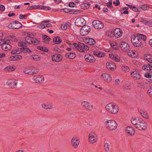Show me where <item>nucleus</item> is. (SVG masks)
Here are the masks:
<instances>
[{
	"label": "nucleus",
	"instance_id": "1",
	"mask_svg": "<svg viewBox=\"0 0 152 152\" xmlns=\"http://www.w3.org/2000/svg\"><path fill=\"white\" fill-rule=\"evenodd\" d=\"M105 108L108 112L114 115L117 114L119 110L118 106L115 103H110L106 105Z\"/></svg>",
	"mask_w": 152,
	"mask_h": 152
},
{
	"label": "nucleus",
	"instance_id": "2",
	"mask_svg": "<svg viewBox=\"0 0 152 152\" xmlns=\"http://www.w3.org/2000/svg\"><path fill=\"white\" fill-rule=\"evenodd\" d=\"M105 125L107 128L111 131H113L118 126L116 122L113 120H110L107 121L105 122Z\"/></svg>",
	"mask_w": 152,
	"mask_h": 152
},
{
	"label": "nucleus",
	"instance_id": "3",
	"mask_svg": "<svg viewBox=\"0 0 152 152\" xmlns=\"http://www.w3.org/2000/svg\"><path fill=\"white\" fill-rule=\"evenodd\" d=\"M73 45L78 51L82 52L87 51L89 49L88 46L83 43H79L78 44H77V43H74L73 44Z\"/></svg>",
	"mask_w": 152,
	"mask_h": 152
},
{
	"label": "nucleus",
	"instance_id": "4",
	"mask_svg": "<svg viewBox=\"0 0 152 152\" xmlns=\"http://www.w3.org/2000/svg\"><path fill=\"white\" fill-rule=\"evenodd\" d=\"M131 39V42L134 46L137 47L141 46L142 42L140 39H139V38L137 35L136 36L134 35H132Z\"/></svg>",
	"mask_w": 152,
	"mask_h": 152
},
{
	"label": "nucleus",
	"instance_id": "5",
	"mask_svg": "<svg viewBox=\"0 0 152 152\" xmlns=\"http://www.w3.org/2000/svg\"><path fill=\"white\" fill-rule=\"evenodd\" d=\"M90 31V26L87 25H85L81 28L80 32L81 35L85 36L88 34Z\"/></svg>",
	"mask_w": 152,
	"mask_h": 152
},
{
	"label": "nucleus",
	"instance_id": "6",
	"mask_svg": "<svg viewBox=\"0 0 152 152\" xmlns=\"http://www.w3.org/2000/svg\"><path fill=\"white\" fill-rule=\"evenodd\" d=\"M81 105L84 108L88 111H91L93 108V106L91 104L87 101L82 102Z\"/></svg>",
	"mask_w": 152,
	"mask_h": 152
},
{
	"label": "nucleus",
	"instance_id": "7",
	"mask_svg": "<svg viewBox=\"0 0 152 152\" xmlns=\"http://www.w3.org/2000/svg\"><path fill=\"white\" fill-rule=\"evenodd\" d=\"M97 137L96 134L94 132H91L88 135V140L92 144L96 142Z\"/></svg>",
	"mask_w": 152,
	"mask_h": 152
},
{
	"label": "nucleus",
	"instance_id": "8",
	"mask_svg": "<svg viewBox=\"0 0 152 152\" xmlns=\"http://www.w3.org/2000/svg\"><path fill=\"white\" fill-rule=\"evenodd\" d=\"M22 25L20 23L15 21L10 23L8 26L9 28L11 29H16L22 27Z\"/></svg>",
	"mask_w": 152,
	"mask_h": 152
},
{
	"label": "nucleus",
	"instance_id": "9",
	"mask_svg": "<svg viewBox=\"0 0 152 152\" xmlns=\"http://www.w3.org/2000/svg\"><path fill=\"white\" fill-rule=\"evenodd\" d=\"M42 108L46 110H51L54 108L53 105L52 103L43 102L41 104Z\"/></svg>",
	"mask_w": 152,
	"mask_h": 152
},
{
	"label": "nucleus",
	"instance_id": "10",
	"mask_svg": "<svg viewBox=\"0 0 152 152\" xmlns=\"http://www.w3.org/2000/svg\"><path fill=\"white\" fill-rule=\"evenodd\" d=\"M92 24L94 28L97 29H101L104 26L103 23L98 20H94Z\"/></svg>",
	"mask_w": 152,
	"mask_h": 152
},
{
	"label": "nucleus",
	"instance_id": "11",
	"mask_svg": "<svg viewBox=\"0 0 152 152\" xmlns=\"http://www.w3.org/2000/svg\"><path fill=\"white\" fill-rule=\"evenodd\" d=\"M86 21L84 18L80 17L77 18L75 21V24L78 26L81 27L84 26L86 23Z\"/></svg>",
	"mask_w": 152,
	"mask_h": 152
},
{
	"label": "nucleus",
	"instance_id": "12",
	"mask_svg": "<svg viewBox=\"0 0 152 152\" xmlns=\"http://www.w3.org/2000/svg\"><path fill=\"white\" fill-rule=\"evenodd\" d=\"M125 132L128 135L132 136L134 134L135 131L134 128L129 126L126 128Z\"/></svg>",
	"mask_w": 152,
	"mask_h": 152
},
{
	"label": "nucleus",
	"instance_id": "13",
	"mask_svg": "<svg viewBox=\"0 0 152 152\" xmlns=\"http://www.w3.org/2000/svg\"><path fill=\"white\" fill-rule=\"evenodd\" d=\"M80 141L76 136L73 137L72 139L71 144L75 148H77L79 144Z\"/></svg>",
	"mask_w": 152,
	"mask_h": 152
},
{
	"label": "nucleus",
	"instance_id": "14",
	"mask_svg": "<svg viewBox=\"0 0 152 152\" xmlns=\"http://www.w3.org/2000/svg\"><path fill=\"white\" fill-rule=\"evenodd\" d=\"M31 10L35 9L47 10H51V8L50 7L42 5H33L31 6Z\"/></svg>",
	"mask_w": 152,
	"mask_h": 152
},
{
	"label": "nucleus",
	"instance_id": "15",
	"mask_svg": "<svg viewBox=\"0 0 152 152\" xmlns=\"http://www.w3.org/2000/svg\"><path fill=\"white\" fill-rule=\"evenodd\" d=\"M33 80L36 83H42L44 81V78L42 75H37L34 76Z\"/></svg>",
	"mask_w": 152,
	"mask_h": 152
},
{
	"label": "nucleus",
	"instance_id": "16",
	"mask_svg": "<svg viewBox=\"0 0 152 152\" xmlns=\"http://www.w3.org/2000/svg\"><path fill=\"white\" fill-rule=\"evenodd\" d=\"M120 47L121 50L124 52H128L129 49V46L128 44L125 42H122L121 43Z\"/></svg>",
	"mask_w": 152,
	"mask_h": 152
},
{
	"label": "nucleus",
	"instance_id": "17",
	"mask_svg": "<svg viewBox=\"0 0 152 152\" xmlns=\"http://www.w3.org/2000/svg\"><path fill=\"white\" fill-rule=\"evenodd\" d=\"M101 77L105 81L107 82H110L112 79L111 76L106 73L102 74Z\"/></svg>",
	"mask_w": 152,
	"mask_h": 152
},
{
	"label": "nucleus",
	"instance_id": "18",
	"mask_svg": "<svg viewBox=\"0 0 152 152\" xmlns=\"http://www.w3.org/2000/svg\"><path fill=\"white\" fill-rule=\"evenodd\" d=\"M62 58V56L58 54H55L52 56V60L56 62H59L61 61Z\"/></svg>",
	"mask_w": 152,
	"mask_h": 152
},
{
	"label": "nucleus",
	"instance_id": "19",
	"mask_svg": "<svg viewBox=\"0 0 152 152\" xmlns=\"http://www.w3.org/2000/svg\"><path fill=\"white\" fill-rule=\"evenodd\" d=\"M123 32L122 30L119 28H116L113 31L114 35L116 38L121 37L122 34Z\"/></svg>",
	"mask_w": 152,
	"mask_h": 152
},
{
	"label": "nucleus",
	"instance_id": "20",
	"mask_svg": "<svg viewBox=\"0 0 152 152\" xmlns=\"http://www.w3.org/2000/svg\"><path fill=\"white\" fill-rule=\"evenodd\" d=\"M84 58L88 62L93 63L95 61L94 57L93 56L89 54L86 55Z\"/></svg>",
	"mask_w": 152,
	"mask_h": 152
},
{
	"label": "nucleus",
	"instance_id": "21",
	"mask_svg": "<svg viewBox=\"0 0 152 152\" xmlns=\"http://www.w3.org/2000/svg\"><path fill=\"white\" fill-rule=\"evenodd\" d=\"M138 126L137 129L139 130H144L147 127V124L145 121L142 120V121L140 123Z\"/></svg>",
	"mask_w": 152,
	"mask_h": 152
},
{
	"label": "nucleus",
	"instance_id": "22",
	"mask_svg": "<svg viewBox=\"0 0 152 152\" xmlns=\"http://www.w3.org/2000/svg\"><path fill=\"white\" fill-rule=\"evenodd\" d=\"M131 75L132 77L134 79H139L140 77L139 73L137 71L134 70L131 71Z\"/></svg>",
	"mask_w": 152,
	"mask_h": 152
},
{
	"label": "nucleus",
	"instance_id": "23",
	"mask_svg": "<svg viewBox=\"0 0 152 152\" xmlns=\"http://www.w3.org/2000/svg\"><path fill=\"white\" fill-rule=\"evenodd\" d=\"M106 67L108 69L111 70H114L116 68L115 64L112 61H110L107 62L106 64Z\"/></svg>",
	"mask_w": 152,
	"mask_h": 152
},
{
	"label": "nucleus",
	"instance_id": "24",
	"mask_svg": "<svg viewBox=\"0 0 152 152\" xmlns=\"http://www.w3.org/2000/svg\"><path fill=\"white\" fill-rule=\"evenodd\" d=\"M17 82L16 80H12L8 82V85L10 88H15L16 87Z\"/></svg>",
	"mask_w": 152,
	"mask_h": 152
},
{
	"label": "nucleus",
	"instance_id": "25",
	"mask_svg": "<svg viewBox=\"0 0 152 152\" xmlns=\"http://www.w3.org/2000/svg\"><path fill=\"white\" fill-rule=\"evenodd\" d=\"M24 48H18L12 50L11 53L12 54H19L23 51Z\"/></svg>",
	"mask_w": 152,
	"mask_h": 152
},
{
	"label": "nucleus",
	"instance_id": "26",
	"mask_svg": "<svg viewBox=\"0 0 152 152\" xmlns=\"http://www.w3.org/2000/svg\"><path fill=\"white\" fill-rule=\"evenodd\" d=\"M111 146L110 144L108 142L104 143V148L105 151L108 152L111 150Z\"/></svg>",
	"mask_w": 152,
	"mask_h": 152
},
{
	"label": "nucleus",
	"instance_id": "27",
	"mask_svg": "<svg viewBox=\"0 0 152 152\" xmlns=\"http://www.w3.org/2000/svg\"><path fill=\"white\" fill-rule=\"evenodd\" d=\"M11 46L10 45L5 43L4 45H2L1 48L4 51H8L11 48Z\"/></svg>",
	"mask_w": 152,
	"mask_h": 152
},
{
	"label": "nucleus",
	"instance_id": "28",
	"mask_svg": "<svg viewBox=\"0 0 152 152\" xmlns=\"http://www.w3.org/2000/svg\"><path fill=\"white\" fill-rule=\"evenodd\" d=\"M93 54L94 55H96L99 57H102L104 56L105 55L104 53L100 52L98 51H94L93 53Z\"/></svg>",
	"mask_w": 152,
	"mask_h": 152
},
{
	"label": "nucleus",
	"instance_id": "29",
	"mask_svg": "<svg viewBox=\"0 0 152 152\" xmlns=\"http://www.w3.org/2000/svg\"><path fill=\"white\" fill-rule=\"evenodd\" d=\"M90 4L88 2H84L81 5V7L82 9H85L89 8L90 6Z\"/></svg>",
	"mask_w": 152,
	"mask_h": 152
},
{
	"label": "nucleus",
	"instance_id": "30",
	"mask_svg": "<svg viewBox=\"0 0 152 152\" xmlns=\"http://www.w3.org/2000/svg\"><path fill=\"white\" fill-rule=\"evenodd\" d=\"M76 56V55L75 53H66V57L70 59L74 58Z\"/></svg>",
	"mask_w": 152,
	"mask_h": 152
},
{
	"label": "nucleus",
	"instance_id": "31",
	"mask_svg": "<svg viewBox=\"0 0 152 152\" xmlns=\"http://www.w3.org/2000/svg\"><path fill=\"white\" fill-rule=\"evenodd\" d=\"M22 56L21 55H15L10 57L11 59L13 61H16L21 59Z\"/></svg>",
	"mask_w": 152,
	"mask_h": 152
},
{
	"label": "nucleus",
	"instance_id": "32",
	"mask_svg": "<svg viewBox=\"0 0 152 152\" xmlns=\"http://www.w3.org/2000/svg\"><path fill=\"white\" fill-rule=\"evenodd\" d=\"M50 21L49 20H44L41 22L40 24V25L37 26V27L39 28L43 29L45 27V23H49Z\"/></svg>",
	"mask_w": 152,
	"mask_h": 152
},
{
	"label": "nucleus",
	"instance_id": "33",
	"mask_svg": "<svg viewBox=\"0 0 152 152\" xmlns=\"http://www.w3.org/2000/svg\"><path fill=\"white\" fill-rule=\"evenodd\" d=\"M32 37L30 36H27L25 38V42L27 46L31 44L32 42Z\"/></svg>",
	"mask_w": 152,
	"mask_h": 152
},
{
	"label": "nucleus",
	"instance_id": "34",
	"mask_svg": "<svg viewBox=\"0 0 152 152\" xmlns=\"http://www.w3.org/2000/svg\"><path fill=\"white\" fill-rule=\"evenodd\" d=\"M61 39L58 37H55L53 39V42L55 44H59L61 43Z\"/></svg>",
	"mask_w": 152,
	"mask_h": 152
},
{
	"label": "nucleus",
	"instance_id": "35",
	"mask_svg": "<svg viewBox=\"0 0 152 152\" xmlns=\"http://www.w3.org/2000/svg\"><path fill=\"white\" fill-rule=\"evenodd\" d=\"M86 42L88 44L90 45H93L96 43L94 39L91 38L87 39Z\"/></svg>",
	"mask_w": 152,
	"mask_h": 152
},
{
	"label": "nucleus",
	"instance_id": "36",
	"mask_svg": "<svg viewBox=\"0 0 152 152\" xmlns=\"http://www.w3.org/2000/svg\"><path fill=\"white\" fill-rule=\"evenodd\" d=\"M39 71L38 68L33 67L31 69V75L35 74L37 73Z\"/></svg>",
	"mask_w": 152,
	"mask_h": 152
},
{
	"label": "nucleus",
	"instance_id": "37",
	"mask_svg": "<svg viewBox=\"0 0 152 152\" xmlns=\"http://www.w3.org/2000/svg\"><path fill=\"white\" fill-rule=\"evenodd\" d=\"M39 41L35 38L32 37V42H31V44H32L34 45H37L39 44Z\"/></svg>",
	"mask_w": 152,
	"mask_h": 152
},
{
	"label": "nucleus",
	"instance_id": "38",
	"mask_svg": "<svg viewBox=\"0 0 152 152\" xmlns=\"http://www.w3.org/2000/svg\"><path fill=\"white\" fill-rule=\"evenodd\" d=\"M15 66H7L4 69L5 71H13L15 70Z\"/></svg>",
	"mask_w": 152,
	"mask_h": 152
},
{
	"label": "nucleus",
	"instance_id": "39",
	"mask_svg": "<svg viewBox=\"0 0 152 152\" xmlns=\"http://www.w3.org/2000/svg\"><path fill=\"white\" fill-rule=\"evenodd\" d=\"M38 49L44 51L45 52H47L49 50L45 47H43L41 46H38L37 47Z\"/></svg>",
	"mask_w": 152,
	"mask_h": 152
},
{
	"label": "nucleus",
	"instance_id": "40",
	"mask_svg": "<svg viewBox=\"0 0 152 152\" xmlns=\"http://www.w3.org/2000/svg\"><path fill=\"white\" fill-rule=\"evenodd\" d=\"M137 36L139 38V39H140L142 42V40L145 41L146 39V37L145 35L141 34H137Z\"/></svg>",
	"mask_w": 152,
	"mask_h": 152
},
{
	"label": "nucleus",
	"instance_id": "41",
	"mask_svg": "<svg viewBox=\"0 0 152 152\" xmlns=\"http://www.w3.org/2000/svg\"><path fill=\"white\" fill-rule=\"evenodd\" d=\"M145 59L149 63H152V57L148 55L145 57Z\"/></svg>",
	"mask_w": 152,
	"mask_h": 152
},
{
	"label": "nucleus",
	"instance_id": "42",
	"mask_svg": "<svg viewBox=\"0 0 152 152\" xmlns=\"http://www.w3.org/2000/svg\"><path fill=\"white\" fill-rule=\"evenodd\" d=\"M138 120H139L138 118H132L131 119V122L132 124L135 126Z\"/></svg>",
	"mask_w": 152,
	"mask_h": 152
},
{
	"label": "nucleus",
	"instance_id": "43",
	"mask_svg": "<svg viewBox=\"0 0 152 152\" xmlns=\"http://www.w3.org/2000/svg\"><path fill=\"white\" fill-rule=\"evenodd\" d=\"M42 38L45 42H48L50 40V38L46 35H43Z\"/></svg>",
	"mask_w": 152,
	"mask_h": 152
},
{
	"label": "nucleus",
	"instance_id": "44",
	"mask_svg": "<svg viewBox=\"0 0 152 152\" xmlns=\"http://www.w3.org/2000/svg\"><path fill=\"white\" fill-rule=\"evenodd\" d=\"M18 45L20 47H27V46L26 43L25 42H24L23 41L19 42Z\"/></svg>",
	"mask_w": 152,
	"mask_h": 152
},
{
	"label": "nucleus",
	"instance_id": "45",
	"mask_svg": "<svg viewBox=\"0 0 152 152\" xmlns=\"http://www.w3.org/2000/svg\"><path fill=\"white\" fill-rule=\"evenodd\" d=\"M140 113L142 116L145 118L147 119L148 118V114L142 111V112H141Z\"/></svg>",
	"mask_w": 152,
	"mask_h": 152
},
{
	"label": "nucleus",
	"instance_id": "46",
	"mask_svg": "<svg viewBox=\"0 0 152 152\" xmlns=\"http://www.w3.org/2000/svg\"><path fill=\"white\" fill-rule=\"evenodd\" d=\"M33 59L35 61H39L40 60L41 58L38 55H35L33 56L32 57Z\"/></svg>",
	"mask_w": 152,
	"mask_h": 152
},
{
	"label": "nucleus",
	"instance_id": "47",
	"mask_svg": "<svg viewBox=\"0 0 152 152\" xmlns=\"http://www.w3.org/2000/svg\"><path fill=\"white\" fill-rule=\"evenodd\" d=\"M64 11V12H65L72 14V11L71 9H68L66 8H65L64 9H62Z\"/></svg>",
	"mask_w": 152,
	"mask_h": 152
},
{
	"label": "nucleus",
	"instance_id": "48",
	"mask_svg": "<svg viewBox=\"0 0 152 152\" xmlns=\"http://www.w3.org/2000/svg\"><path fill=\"white\" fill-rule=\"evenodd\" d=\"M121 69L125 72H128L129 71V68L126 66H122L121 67Z\"/></svg>",
	"mask_w": 152,
	"mask_h": 152
},
{
	"label": "nucleus",
	"instance_id": "49",
	"mask_svg": "<svg viewBox=\"0 0 152 152\" xmlns=\"http://www.w3.org/2000/svg\"><path fill=\"white\" fill-rule=\"evenodd\" d=\"M72 14H78L81 12V10H72Z\"/></svg>",
	"mask_w": 152,
	"mask_h": 152
},
{
	"label": "nucleus",
	"instance_id": "50",
	"mask_svg": "<svg viewBox=\"0 0 152 152\" xmlns=\"http://www.w3.org/2000/svg\"><path fill=\"white\" fill-rule=\"evenodd\" d=\"M140 8L143 10H146L148 8V7L146 4H144L140 6Z\"/></svg>",
	"mask_w": 152,
	"mask_h": 152
},
{
	"label": "nucleus",
	"instance_id": "51",
	"mask_svg": "<svg viewBox=\"0 0 152 152\" xmlns=\"http://www.w3.org/2000/svg\"><path fill=\"white\" fill-rule=\"evenodd\" d=\"M107 34L109 36H111L114 35L113 31H109L107 32Z\"/></svg>",
	"mask_w": 152,
	"mask_h": 152
},
{
	"label": "nucleus",
	"instance_id": "52",
	"mask_svg": "<svg viewBox=\"0 0 152 152\" xmlns=\"http://www.w3.org/2000/svg\"><path fill=\"white\" fill-rule=\"evenodd\" d=\"M113 60H114L116 62H119L120 60V58L119 56L117 55H116L115 57L114 58Z\"/></svg>",
	"mask_w": 152,
	"mask_h": 152
},
{
	"label": "nucleus",
	"instance_id": "53",
	"mask_svg": "<svg viewBox=\"0 0 152 152\" xmlns=\"http://www.w3.org/2000/svg\"><path fill=\"white\" fill-rule=\"evenodd\" d=\"M67 28V24H62L61 26V28L63 30H66Z\"/></svg>",
	"mask_w": 152,
	"mask_h": 152
},
{
	"label": "nucleus",
	"instance_id": "54",
	"mask_svg": "<svg viewBox=\"0 0 152 152\" xmlns=\"http://www.w3.org/2000/svg\"><path fill=\"white\" fill-rule=\"evenodd\" d=\"M142 120H140L139 118V120H138L137 122V123L135 124V126L137 128H138V126L139 124H139L140 122L141 123L142 121Z\"/></svg>",
	"mask_w": 152,
	"mask_h": 152
},
{
	"label": "nucleus",
	"instance_id": "55",
	"mask_svg": "<svg viewBox=\"0 0 152 152\" xmlns=\"http://www.w3.org/2000/svg\"><path fill=\"white\" fill-rule=\"evenodd\" d=\"M26 15H23L21 14L19 15V18L21 19H26Z\"/></svg>",
	"mask_w": 152,
	"mask_h": 152
},
{
	"label": "nucleus",
	"instance_id": "56",
	"mask_svg": "<svg viewBox=\"0 0 152 152\" xmlns=\"http://www.w3.org/2000/svg\"><path fill=\"white\" fill-rule=\"evenodd\" d=\"M150 65L149 64H148L147 65H144L142 66V69L143 70H146L147 68H149Z\"/></svg>",
	"mask_w": 152,
	"mask_h": 152
},
{
	"label": "nucleus",
	"instance_id": "57",
	"mask_svg": "<svg viewBox=\"0 0 152 152\" xmlns=\"http://www.w3.org/2000/svg\"><path fill=\"white\" fill-rule=\"evenodd\" d=\"M4 6L3 5H1L0 6V10L1 11H4L5 10Z\"/></svg>",
	"mask_w": 152,
	"mask_h": 152
},
{
	"label": "nucleus",
	"instance_id": "58",
	"mask_svg": "<svg viewBox=\"0 0 152 152\" xmlns=\"http://www.w3.org/2000/svg\"><path fill=\"white\" fill-rule=\"evenodd\" d=\"M145 76L147 78H150L151 77V75L150 74L146 73L145 74Z\"/></svg>",
	"mask_w": 152,
	"mask_h": 152
},
{
	"label": "nucleus",
	"instance_id": "59",
	"mask_svg": "<svg viewBox=\"0 0 152 152\" xmlns=\"http://www.w3.org/2000/svg\"><path fill=\"white\" fill-rule=\"evenodd\" d=\"M149 95L152 97V88L149 89L148 91Z\"/></svg>",
	"mask_w": 152,
	"mask_h": 152
},
{
	"label": "nucleus",
	"instance_id": "60",
	"mask_svg": "<svg viewBox=\"0 0 152 152\" xmlns=\"http://www.w3.org/2000/svg\"><path fill=\"white\" fill-rule=\"evenodd\" d=\"M68 5L70 7H74L75 6V4L73 2H70Z\"/></svg>",
	"mask_w": 152,
	"mask_h": 152
},
{
	"label": "nucleus",
	"instance_id": "61",
	"mask_svg": "<svg viewBox=\"0 0 152 152\" xmlns=\"http://www.w3.org/2000/svg\"><path fill=\"white\" fill-rule=\"evenodd\" d=\"M6 42L3 39L0 40V45H3Z\"/></svg>",
	"mask_w": 152,
	"mask_h": 152
},
{
	"label": "nucleus",
	"instance_id": "62",
	"mask_svg": "<svg viewBox=\"0 0 152 152\" xmlns=\"http://www.w3.org/2000/svg\"><path fill=\"white\" fill-rule=\"evenodd\" d=\"M55 3L57 4L63 3V2L62 0H54Z\"/></svg>",
	"mask_w": 152,
	"mask_h": 152
},
{
	"label": "nucleus",
	"instance_id": "63",
	"mask_svg": "<svg viewBox=\"0 0 152 152\" xmlns=\"http://www.w3.org/2000/svg\"><path fill=\"white\" fill-rule=\"evenodd\" d=\"M111 48L114 49H117V47L116 45H114L113 44H111Z\"/></svg>",
	"mask_w": 152,
	"mask_h": 152
},
{
	"label": "nucleus",
	"instance_id": "64",
	"mask_svg": "<svg viewBox=\"0 0 152 152\" xmlns=\"http://www.w3.org/2000/svg\"><path fill=\"white\" fill-rule=\"evenodd\" d=\"M23 72L25 74L31 75V72L30 71L28 72V70H24Z\"/></svg>",
	"mask_w": 152,
	"mask_h": 152
}]
</instances>
